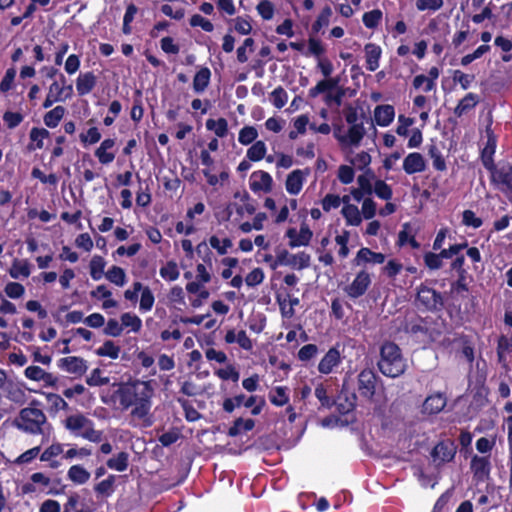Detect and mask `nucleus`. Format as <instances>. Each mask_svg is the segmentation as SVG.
<instances>
[{
	"label": "nucleus",
	"mask_w": 512,
	"mask_h": 512,
	"mask_svg": "<svg viewBox=\"0 0 512 512\" xmlns=\"http://www.w3.org/2000/svg\"><path fill=\"white\" fill-rule=\"evenodd\" d=\"M512 350L511 341L504 335L500 336L497 345V355L501 361L504 358V354Z\"/></svg>",
	"instance_id": "obj_53"
},
{
	"label": "nucleus",
	"mask_w": 512,
	"mask_h": 512,
	"mask_svg": "<svg viewBox=\"0 0 512 512\" xmlns=\"http://www.w3.org/2000/svg\"><path fill=\"white\" fill-rule=\"evenodd\" d=\"M206 127L208 130H213L218 137H224L228 132V123L224 118H219L218 120L208 119Z\"/></svg>",
	"instance_id": "obj_30"
},
{
	"label": "nucleus",
	"mask_w": 512,
	"mask_h": 512,
	"mask_svg": "<svg viewBox=\"0 0 512 512\" xmlns=\"http://www.w3.org/2000/svg\"><path fill=\"white\" fill-rule=\"evenodd\" d=\"M216 374L223 380L231 379L234 382L239 380V372L233 366H227L224 369H219Z\"/></svg>",
	"instance_id": "obj_56"
},
{
	"label": "nucleus",
	"mask_w": 512,
	"mask_h": 512,
	"mask_svg": "<svg viewBox=\"0 0 512 512\" xmlns=\"http://www.w3.org/2000/svg\"><path fill=\"white\" fill-rule=\"evenodd\" d=\"M10 276L14 279L19 278L20 276L28 277L30 275V269L27 263H21L18 260H15L10 268Z\"/></svg>",
	"instance_id": "obj_39"
},
{
	"label": "nucleus",
	"mask_w": 512,
	"mask_h": 512,
	"mask_svg": "<svg viewBox=\"0 0 512 512\" xmlns=\"http://www.w3.org/2000/svg\"><path fill=\"white\" fill-rule=\"evenodd\" d=\"M342 214L349 225L359 226L362 222L360 211L358 207L353 204L344 205Z\"/></svg>",
	"instance_id": "obj_24"
},
{
	"label": "nucleus",
	"mask_w": 512,
	"mask_h": 512,
	"mask_svg": "<svg viewBox=\"0 0 512 512\" xmlns=\"http://www.w3.org/2000/svg\"><path fill=\"white\" fill-rule=\"evenodd\" d=\"M429 155L433 159V166L439 170L444 171L446 169V164L444 159L442 158L440 152L438 151L436 146H431L429 148Z\"/></svg>",
	"instance_id": "obj_51"
},
{
	"label": "nucleus",
	"mask_w": 512,
	"mask_h": 512,
	"mask_svg": "<svg viewBox=\"0 0 512 512\" xmlns=\"http://www.w3.org/2000/svg\"><path fill=\"white\" fill-rule=\"evenodd\" d=\"M257 11L265 20H270L274 15V6L268 0H262L257 5Z\"/></svg>",
	"instance_id": "obj_47"
},
{
	"label": "nucleus",
	"mask_w": 512,
	"mask_h": 512,
	"mask_svg": "<svg viewBox=\"0 0 512 512\" xmlns=\"http://www.w3.org/2000/svg\"><path fill=\"white\" fill-rule=\"evenodd\" d=\"M373 191L378 197L384 200H389L392 197L391 188L382 180H377L375 182Z\"/></svg>",
	"instance_id": "obj_45"
},
{
	"label": "nucleus",
	"mask_w": 512,
	"mask_h": 512,
	"mask_svg": "<svg viewBox=\"0 0 512 512\" xmlns=\"http://www.w3.org/2000/svg\"><path fill=\"white\" fill-rule=\"evenodd\" d=\"M340 354L335 348H331L326 355L322 358L318 365L321 373L328 374L332 371L333 367L339 362Z\"/></svg>",
	"instance_id": "obj_19"
},
{
	"label": "nucleus",
	"mask_w": 512,
	"mask_h": 512,
	"mask_svg": "<svg viewBox=\"0 0 512 512\" xmlns=\"http://www.w3.org/2000/svg\"><path fill=\"white\" fill-rule=\"evenodd\" d=\"M271 100L275 107L282 108L287 102V93L282 87L276 88L271 93Z\"/></svg>",
	"instance_id": "obj_50"
},
{
	"label": "nucleus",
	"mask_w": 512,
	"mask_h": 512,
	"mask_svg": "<svg viewBox=\"0 0 512 512\" xmlns=\"http://www.w3.org/2000/svg\"><path fill=\"white\" fill-rule=\"evenodd\" d=\"M120 347L116 346L113 341H105L103 346L100 347L96 353L99 356H108L112 359H117L119 356Z\"/></svg>",
	"instance_id": "obj_33"
},
{
	"label": "nucleus",
	"mask_w": 512,
	"mask_h": 512,
	"mask_svg": "<svg viewBox=\"0 0 512 512\" xmlns=\"http://www.w3.org/2000/svg\"><path fill=\"white\" fill-rule=\"evenodd\" d=\"M90 421L83 415L70 416L66 420V427L70 430L84 429Z\"/></svg>",
	"instance_id": "obj_38"
},
{
	"label": "nucleus",
	"mask_w": 512,
	"mask_h": 512,
	"mask_svg": "<svg viewBox=\"0 0 512 512\" xmlns=\"http://www.w3.org/2000/svg\"><path fill=\"white\" fill-rule=\"evenodd\" d=\"M211 72L208 68H201L193 79V88L196 92H203L209 85Z\"/></svg>",
	"instance_id": "obj_23"
},
{
	"label": "nucleus",
	"mask_w": 512,
	"mask_h": 512,
	"mask_svg": "<svg viewBox=\"0 0 512 512\" xmlns=\"http://www.w3.org/2000/svg\"><path fill=\"white\" fill-rule=\"evenodd\" d=\"M341 128L339 127L337 131H335L334 135L335 137L341 142L342 144H350L353 146H358L363 139L364 135L366 134V130L363 126V123H359L358 125H352L350 126L348 130L347 135H341L340 134Z\"/></svg>",
	"instance_id": "obj_10"
},
{
	"label": "nucleus",
	"mask_w": 512,
	"mask_h": 512,
	"mask_svg": "<svg viewBox=\"0 0 512 512\" xmlns=\"http://www.w3.org/2000/svg\"><path fill=\"white\" fill-rule=\"evenodd\" d=\"M190 25L192 27L200 26L206 32H211L214 29L213 24L199 14H195L191 17Z\"/></svg>",
	"instance_id": "obj_48"
},
{
	"label": "nucleus",
	"mask_w": 512,
	"mask_h": 512,
	"mask_svg": "<svg viewBox=\"0 0 512 512\" xmlns=\"http://www.w3.org/2000/svg\"><path fill=\"white\" fill-rule=\"evenodd\" d=\"M312 231L305 224L301 225L299 233H297L296 240L289 242V246L294 248L297 246H306L312 238Z\"/></svg>",
	"instance_id": "obj_31"
},
{
	"label": "nucleus",
	"mask_w": 512,
	"mask_h": 512,
	"mask_svg": "<svg viewBox=\"0 0 512 512\" xmlns=\"http://www.w3.org/2000/svg\"><path fill=\"white\" fill-rule=\"evenodd\" d=\"M59 366L67 372L77 375H83L87 370L85 361L82 358L75 356L60 359Z\"/></svg>",
	"instance_id": "obj_15"
},
{
	"label": "nucleus",
	"mask_w": 512,
	"mask_h": 512,
	"mask_svg": "<svg viewBox=\"0 0 512 512\" xmlns=\"http://www.w3.org/2000/svg\"><path fill=\"white\" fill-rule=\"evenodd\" d=\"M489 171L491 172V180L494 184L501 185L505 190L512 192V165L507 164L496 167L494 164H491Z\"/></svg>",
	"instance_id": "obj_8"
},
{
	"label": "nucleus",
	"mask_w": 512,
	"mask_h": 512,
	"mask_svg": "<svg viewBox=\"0 0 512 512\" xmlns=\"http://www.w3.org/2000/svg\"><path fill=\"white\" fill-rule=\"evenodd\" d=\"M264 279V273L262 269L255 268L245 278V282L248 286L254 287L260 284Z\"/></svg>",
	"instance_id": "obj_52"
},
{
	"label": "nucleus",
	"mask_w": 512,
	"mask_h": 512,
	"mask_svg": "<svg viewBox=\"0 0 512 512\" xmlns=\"http://www.w3.org/2000/svg\"><path fill=\"white\" fill-rule=\"evenodd\" d=\"M424 261L430 269H439L442 267V257L440 254L428 252L424 256Z\"/></svg>",
	"instance_id": "obj_58"
},
{
	"label": "nucleus",
	"mask_w": 512,
	"mask_h": 512,
	"mask_svg": "<svg viewBox=\"0 0 512 512\" xmlns=\"http://www.w3.org/2000/svg\"><path fill=\"white\" fill-rule=\"evenodd\" d=\"M371 284L370 275L366 271H361L357 274L354 281L345 287L346 293L352 298L362 296Z\"/></svg>",
	"instance_id": "obj_9"
},
{
	"label": "nucleus",
	"mask_w": 512,
	"mask_h": 512,
	"mask_svg": "<svg viewBox=\"0 0 512 512\" xmlns=\"http://www.w3.org/2000/svg\"><path fill=\"white\" fill-rule=\"evenodd\" d=\"M377 376L370 369L362 370L358 375V391L367 400H372L376 392Z\"/></svg>",
	"instance_id": "obj_6"
},
{
	"label": "nucleus",
	"mask_w": 512,
	"mask_h": 512,
	"mask_svg": "<svg viewBox=\"0 0 512 512\" xmlns=\"http://www.w3.org/2000/svg\"><path fill=\"white\" fill-rule=\"evenodd\" d=\"M3 119L7 123L8 128L13 129L22 122L23 116L20 113L8 111L4 114Z\"/></svg>",
	"instance_id": "obj_62"
},
{
	"label": "nucleus",
	"mask_w": 512,
	"mask_h": 512,
	"mask_svg": "<svg viewBox=\"0 0 512 512\" xmlns=\"http://www.w3.org/2000/svg\"><path fill=\"white\" fill-rule=\"evenodd\" d=\"M122 330V325H120L116 319H109L104 328V333L112 337H117L122 333Z\"/></svg>",
	"instance_id": "obj_55"
},
{
	"label": "nucleus",
	"mask_w": 512,
	"mask_h": 512,
	"mask_svg": "<svg viewBox=\"0 0 512 512\" xmlns=\"http://www.w3.org/2000/svg\"><path fill=\"white\" fill-rule=\"evenodd\" d=\"M382 18V12L378 9L367 12L363 15V22L368 28H375Z\"/></svg>",
	"instance_id": "obj_43"
},
{
	"label": "nucleus",
	"mask_w": 512,
	"mask_h": 512,
	"mask_svg": "<svg viewBox=\"0 0 512 512\" xmlns=\"http://www.w3.org/2000/svg\"><path fill=\"white\" fill-rule=\"evenodd\" d=\"M105 261L101 256H94L90 262V274L94 280H99L104 272Z\"/></svg>",
	"instance_id": "obj_34"
},
{
	"label": "nucleus",
	"mask_w": 512,
	"mask_h": 512,
	"mask_svg": "<svg viewBox=\"0 0 512 512\" xmlns=\"http://www.w3.org/2000/svg\"><path fill=\"white\" fill-rule=\"evenodd\" d=\"M154 303V296L151 290L146 287L142 290L141 300H140V308L143 310H150Z\"/></svg>",
	"instance_id": "obj_59"
},
{
	"label": "nucleus",
	"mask_w": 512,
	"mask_h": 512,
	"mask_svg": "<svg viewBox=\"0 0 512 512\" xmlns=\"http://www.w3.org/2000/svg\"><path fill=\"white\" fill-rule=\"evenodd\" d=\"M96 84V77L92 72H88L85 74H80L77 83L76 88L79 93V95H85L92 91Z\"/></svg>",
	"instance_id": "obj_20"
},
{
	"label": "nucleus",
	"mask_w": 512,
	"mask_h": 512,
	"mask_svg": "<svg viewBox=\"0 0 512 512\" xmlns=\"http://www.w3.org/2000/svg\"><path fill=\"white\" fill-rule=\"evenodd\" d=\"M107 466L117 471H124L128 466V454L126 452H120L116 457L110 458L107 461Z\"/></svg>",
	"instance_id": "obj_32"
},
{
	"label": "nucleus",
	"mask_w": 512,
	"mask_h": 512,
	"mask_svg": "<svg viewBox=\"0 0 512 512\" xmlns=\"http://www.w3.org/2000/svg\"><path fill=\"white\" fill-rule=\"evenodd\" d=\"M443 6V0H417L416 7L419 10H438Z\"/></svg>",
	"instance_id": "obj_57"
},
{
	"label": "nucleus",
	"mask_w": 512,
	"mask_h": 512,
	"mask_svg": "<svg viewBox=\"0 0 512 512\" xmlns=\"http://www.w3.org/2000/svg\"><path fill=\"white\" fill-rule=\"evenodd\" d=\"M258 136L257 130L252 126H246L239 133V142L243 145L252 143Z\"/></svg>",
	"instance_id": "obj_42"
},
{
	"label": "nucleus",
	"mask_w": 512,
	"mask_h": 512,
	"mask_svg": "<svg viewBox=\"0 0 512 512\" xmlns=\"http://www.w3.org/2000/svg\"><path fill=\"white\" fill-rule=\"evenodd\" d=\"M456 454V445L452 440H443L439 442L432 450L431 457L437 465L450 462Z\"/></svg>",
	"instance_id": "obj_7"
},
{
	"label": "nucleus",
	"mask_w": 512,
	"mask_h": 512,
	"mask_svg": "<svg viewBox=\"0 0 512 512\" xmlns=\"http://www.w3.org/2000/svg\"><path fill=\"white\" fill-rule=\"evenodd\" d=\"M356 402L357 395L354 392H349L345 387H343L336 402L337 410L340 414H347L354 410Z\"/></svg>",
	"instance_id": "obj_11"
},
{
	"label": "nucleus",
	"mask_w": 512,
	"mask_h": 512,
	"mask_svg": "<svg viewBox=\"0 0 512 512\" xmlns=\"http://www.w3.org/2000/svg\"><path fill=\"white\" fill-rule=\"evenodd\" d=\"M153 393L154 390L149 381L134 380L119 384L113 397L119 398L120 404L125 410L133 406L131 415L142 419L150 411Z\"/></svg>",
	"instance_id": "obj_1"
},
{
	"label": "nucleus",
	"mask_w": 512,
	"mask_h": 512,
	"mask_svg": "<svg viewBox=\"0 0 512 512\" xmlns=\"http://www.w3.org/2000/svg\"><path fill=\"white\" fill-rule=\"evenodd\" d=\"M121 321L122 327H131L132 331L134 332H138L142 325L141 319L138 316L132 315L130 313H124L121 316Z\"/></svg>",
	"instance_id": "obj_41"
},
{
	"label": "nucleus",
	"mask_w": 512,
	"mask_h": 512,
	"mask_svg": "<svg viewBox=\"0 0 512 512\" xmlns=\"http://www.w3.org/2000/svg\"><path fill=\"white\" fill-rule=\"evenodd\" d=\"M89 386H101L109 383L108 377H101V370L96 368L86 380Z\"/></svg>",
	"instance_id": "obj_49"
},
{
	"label": "nucleus",
	"mask_w": 512,
	"mask_h": 512,
	"mask_svg": "<svg viewBox=\"0 0 512 512\" xmlns=\"http://www.w3.org/2000/svg\"><path fill=\"white\" fill-rule=\"evenodd\" d=\"M477 103V96L473 93H469L459 102V104L454 109V113L460 117L468 110L472 109Z\"/></svg>",
	"instance_id": "obj_26"
},
{
	"label": "nucleus",
	"mask_w": 512,
	"mask_h": 512,
	"mask_svg": "<svg viewBox=\"0 0 512 512\" xmlns=\"http://www.w3.org/2000/svg\"><path fill=\"white\" fill-rule=\"evenodd\" d=\"M338 178L343 184H349L354 179V170L347 165H341L338 169Z\"/></svg>",
	"instance_id": "obj_54"
},
{
	"label": "nucleus",
	"mask_w": 512,
	"mask_h": 512,
	"mask_svg": "<svg viewBox=\"0 0 512 512\" xmlns=\"http://www.w3.org/2000/svg\"><path fill=\"white\" fill-rule=\"evenodd\" d=\"M384 261V254L373 252L369 248H361L354 259L355 265H360L362 262L381 264Z\"/></svg>",
	"instance_id": "obj_17"
},
{
	"label": "nucleus",
	"mask_w": 512,
	"mask_h": 512,
	"mask_svg": "<svg viewBox=\"0 0 512 512\" xmlns=\"http://www.w3.org/2000/svg\"><path fill=\"white\" fill-rule=\"evenodd\" d=\"M4 290L7 296L13 299L22 297L25 292L24 286L17 282L8 283Z\"/></svg>",
	"instance_id": "obj_44"
},
{
	"label": "nucleus",
	"mask_w": 512,
	"mask_h": 512,
	"mask_svg": "<svg viewBox=\"0 0 512 512\" xmlns=\"http://www.w3.org/2000/svg\"><path fill=\"white\" fill-rule=\"evenodd\" d=\"M341 198L338 195L327 194L322 200V207L325 211L339 207Z\"/></svg>",
	"instance_id": "obj_63"
},
{
	"label": "nucleus",
	"mask_w": 512,
	"mask_h": 512,
	"mask_svg": "<svg viewBox=\"0 0 512 512\" xmlns=\"http://www.w3.org/2000/svg\"><path fill=\"white\" fill-rule=\"evenodd\" d=\"M394 108L391 105H380L375 108L374 118L378 125L387 126L394 119Z\"/></svg>",
	"instance_id": "obj_18"
},
{
	"label": "nucleus",
	"mask_w": 512,
	"mask_h": 512,
	"mask_svg": "<svg viewBox=\"0 0 512 512\" xmlns=\"http://www.w3.org/2000/svg\"><path fill=\"white\" fill-rule=\"evenodd\" d=\"M367 68L375 71L378 68V61L381 55V49L375 44H367L365 46Z\"/></svg>",
	"instance_id": "obj_22"
},
{
	"label": "nucleus",
	"mask_w": 512,
	"mask_h": 512,
	"mask_svg": "<svg viewBox=\"0 0 512 512\" xmlns=\"http://www.w3.org/2000/svg\"><path fill=\"white\" fill-rule=\"evenodd\" d=\"M252 178H259V180H254L251 182L250 187L253 191L263 190L265 192H270L272 189V177L269 173L264 171H256L252 173Z\"/></svg>",
	"instance_id": "obj_16"
},
{
	"label": "nucleus",
	"mask_w": 512,
	"mask_h": 512,
	"mask_svg": "<svg viewBox=\"0 0 512 512\" xmlns=\"http://www.w3.org/2000/svg\"><path fill=\"white\" fill-rule=\"evenodd\" d=\"M331 15V8L329 6L324 7L317 20L312 25V30L314 32H318L322 27L327 26L329 24Z\"/></svg>",
	"instance_id": "obj_40"
},
{
	"label": "nucleus",
	"mask_w": 512,
	"mask_h": 512,
	"mask_svg": "<svg viewBox=\"0 0 512 512\" xmlns=\"http://www.w3.org/2000/svg\"><path fill=\"white\" fill-rule=\"evenodd\" d=\"M106 277L109 281H111L112 283H114L118 286H123L125 284V278H126L125 272L122 268H120L118 266H113L106 273Z\"/></svg>",
	"instance_id": "obj_37"
},
{
	"label": "nucleus",
	"mask_w": 512,
	"mask_h": 512,
	"mask_svg": "<svg viewBox=\"0 0 512 512\" xmlns=\"http://www.w3.org/2000/svg\"><path fill=\"white\" fill-rule=\"evenodd\" d=\"M277 265H287L295 269H304L310 265V255L305 252L299 254H290L287 250H281L277 253L275 263L272 268L275 269Z\"/></svg>",
	"instance_id": "obj_4"
},
{
	"label": "nucleus",
	"mask_w": 512,
	"mask_h": 512,
	"mask_svg": "<svg viewBox=\"0 0 512 512\" xmlns=\"http://www.w3.org/2000/svg\"><path fill=\"white\" fill-rule=\"evenodd\" d=\"M68 478L76 484H84L90 478V473L80 465L70 467Z\"/></svg>",
	"instance_id": "obj_25"
},
{
	"label": "nucleus",
	"mask_w": 512,
	"mask_h": 512,
	"mask_svg": "<svg viewBox=\"0 0 512 512\" xmlns=\"http://www.w3.org/2000/svg\"><path fill=\"white\" fill-rule=\"evenodd\" d=\"M362 213L365 219H371L376 214V203L371 198H366L362 204Z\"/></svg>",
	"instance_id": "obj_60"
},
{
	"label": "nucleus",
	"mask_w": 512,
	"mask_h": 512,
	"mask_svg": "<svg viewBox=\"0 0 512 512\" xmlns=\"http://www.w3.org/2000/svg\"><path fill=\"white\" fill-rule=\"evenodd\" d=\"M255 425V422L254 420L252 419H242V418H238L235 420L234 424L232 427H230L229 431H228V435L229 436H237L241 433V431H250L253 429Z\"/></svg>",
	"instance_id": "obj_29"
},
{
	"label": "nucleus",
	"mask_w": 512,
	"mask_h": 512,
	"mask_svg": "<svg viewBox=\"0 0 512 512\" xmlns=\"http://www.w3.org/2000/svg\"><path fill=\"white\" fill-rule=\"evenodd\" d=\"M160 275L163 278H168L171 281L176 280L179 276L177 264L173 261L168 262L165 267L160 269Z\"/></svg>",
	"instance_id": "obj_46"
},
{
	"label": "nucleus",
	"mask_w": 512,
	"mask_h": 512,
	"mask_svg": "<svg viewBox=\"0 0 512 512\" xmlns=\"http://www.w3.org/2000/svg\"><path fill=\"white\" fill-rule=\"evenodd\" d=\"M380 356L378 367L385 376L395 378L404 373L406 363L402 358L400 348L396 344L392 342L383 344Z\"/></svg>",
	"instance_id": "obj_2"
},
{
	"label": "nucleus",
	"mask_w": 512,
	"mask_h": 512,
	"mask_svg": "<svg viewBox=\"0 0 512 512\" xmlns=\"http://www.w3.org/2000/svg\"><path fill=\"white\" fill-rule=\"evenodd\" d=\"M317 346L314 345V344H307L305 346H303L299 352H298V357L300 360L302 361H307L311 358H313L316 353H317Z\"/></svg>",
	"instance_id": "obj_61"
},
{
	"label": "nucleus",
	"mask_w": 512,
	"mask_h": 512,
	"mask_svg": "<svg viewBox=\"0 0 512 512\" xmlns=\"http://www.w3.org/2000/svg\"><path fill=\"white\" fill-rule=\"evenodd\" d=\"M303 172L301 170H294L286 179V189L290 194L296 195L300 192L303 185Z\"/></svg>",
	"instance_id": "obj_21"
},
{
	"label": "nucleus",
	"mask_w": 512,
	"mask_h": 512,
	"mask_svg": "<svg viewBox=\"0 0 512 512\" xmlns=\"http://www.w3.org/2000/svg\"><path fill=\"white\" fill-rule=\"evenodd\" d=\"M373 178L374 173L369 169L363 175H360L357 178L359 189L364 191L367 195H371L373 193V186L371 184V180Z\"/></svg>",
	"instance_id": "obj_35"
},
{
	"label": "nucleus",
	"mask_w": 512,
	"mask_h": 512,
	"mask_svg": "<svg viewBox=\"0 0 512 512\" xmlns=\"http://www.w3.org/2000/svg\"><path fill=\"white\" fill-rule=\"evenodd\" d=\"M471 470L478 481H485L489 478L490 462L486 457L474 456L471 460Z\"/></svg>",
	"instance_id": "obj_12"
},
{
	"label": "nucleus",
	"mask_w": 512,
	"mask_h": 512,
	"mask_svg": "<svg viewBox=\"0 0 512 512\" xmlns=\"http://www.w3.org/2000/svg\"><path fill=\"white\" fill-rule=\"evenodd\" d=\"M447 399L442 393H436L428 396L423 403V413L437 414L446 406Z\"/></svg>",
	"instance_id": "obj_13"
},
{
	"label": "nucleus",
	"mask_w": 512,
	"mask_h": 512,
	"mask_svg": "<svg viewBox=\"0 0 512 512\" xmlns=\"http://www.w3.org/2000/svg\"><path fill=\"white\" fill-rule=\"evenodd\" d=\"M417 300L430 311L440 310L444 305L441 294L425 285L418 288Z\"/></svg>",
	"instance_id": "obj_5"
},
{
	"label": "nucleus",
	"mask_w": 512,
	"mask_h": 512,
	"mask_svg": "<svg viewBox=\"0 0 512 512\" xmlns=\"http://www.w3.org/2000/svg\"><path fill=\"white\" fill-rule=\"evenodd\" d=\"M64 92V88L58 83L53 82L49 87L48 95L43 103L44 108H49L54 102L61 101V94Z\"/></svg>",
	"instance_id": "obj_28"
},
{
	"label": "nucleus",
	"mask_w": 512,
	"mask_h": 512,
	"mask_svg": "<svg viewBox=\"0 0 512 512\" xmlns=\"http://www.w3.org/2000/svg\"><path fill=\"white\" fill-rule=\"evenodd\" d=\"M46 420V415L42 410L26 407L20 411L19 416L14 420V424L25 432L38 434L43 432Z\"/></svg>",
	"instance_id": "obj_3"
},
{
	"label": "nucleus",
	"mask_w": 512,
	"mask_h": 512,
	"mask_svg": "<svg viewBox=\"0 0 512 512\" xmlns=\"http://www.w3.org/2000/svg\"><path fill=\"white\" fill-rule=\"evenodd\" d=\"M370 162L371 156L367 152H361L351 160V163L358 169H364Z\"/></svg>",
	"instance_id": "obj_64"
},
{
	"label": "nucleus",
	"mask_w": 512,
	"mask_h": 512,
	"mask_svg": "<svg viewBox=\"0 0 512 512\" xmlns=\"http://www.w3.org/2000/svg\"><path fill=\"white\" fill-rule=\"evenodd\" d=\"M266 153V146L263 141H257L247 151V157L252 161L261 160Z\"/></svg>",
	"instance_id": "obj_36"
},
{
	"label": "nucleus",
	"mask_w": 512,
	"mask_h": 512,
	"mask_svg": "<svg viewBox=\"0 0 512 512\" xmlns=\"http://www.w3.org/2000/svg\"><path fill=\"white\" fill-rule=\"evenodd\" d=\"M426 162L420 153H410L406 156L403 162V169L407 174H414L424 171Z\"/></svg>",
	"instance_id": "obj_14"
},
{
	"label": "nucleus",
	"mask_w": 512,
	"mask_h": 512,
	"mask_svg": "<svg viewBox=\"0 0 512 512\" xmlns=\"http://www.w3.org/2000/svg\"><path fill=\"white\" fill-rule=\"evenodd\" d=\"M65 114L63 106H56L51 111L47 112L44 116V123L50 128L56 127Z\"/></svg>",
	"instance_id": "obj_27"
}]
</instances>
